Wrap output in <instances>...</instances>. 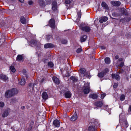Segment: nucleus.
<instances>
[{
  "instance_id": "obj_1",
  "label": "nucleus",
  "mask_w": 131,
  "mask_h": 131,
  "mask_svg": "<svg viewBox=\"0 0 131 131\" xmlns=\"http://www.w3.org/2000/svg\"><path fill=\"white\" fill-rule=\"evenodd\" d=\"M18 91L16 89L13 88L10 90H7L5 93V96L6 98H10L18 93Z\"/></svg>"
},
{
  "instance_id": "obj_2",
  "label": "nucleus",
  "mask_w": 131,
  "mask_h": 131,
  "mask_svg": "<svg viewBox=\"0 0 131 131\" xmlns=\"http://www.w3.org/2000/svg\"><path fill=\"white\" fill-rule=\"evenodd\" d=\"M109 71L108 69L106 68L104 69L102 72L98 73L97 76L100 78H103Z\"/></svg>"
},
{
  "instance_id": "obj_3",
  "label": "nucleus",
  "mask_w": 131,
  "mask_h": 131,
  "mask_svg": "<svg viewBox=\"0 0 131 131\" xmlns=\"http://www.w3.org/2000/svg\"><path fill=\"white\" fill-rule=\"evenodd\" d=\"M87 84V85L84 86L83 87V92L84 94H86L90 92V87L89 86V83H86L85 85Z\"/></svg>"
},
{
  "instance_id": "obj_4",
  "label": "nucleus",
  "mask_w": 131,
  "mask_h": 131,
  "mask_svg": "<svg viewBox=\"0 0 131 131\" xmlns=\"http://www.w3.org/2000/svg\"><path fill=\"white\" fill-rule=\"evenodd\" d=\"M49 26L52 28L54 29L56 27L55 20L53 18L51 19L49 21Z\"/></svg>"
},
{
  "instance_id": "obj_5",
  "label": "nucleus",
  "mask_w": 131,
  "mask_h": 131,
  "mask_svg": "<svg viewBox=\"0 0 131 131\" xmlns=\"http://www.w3.org/2000/svg\"><path fill=\"white\" fill-rule=\"evenodd\" d=\"M121 121L120 120L119 122H121V125L122 126L125 128H127L128 127V124L126 119H123L121 122Z\"/></svg>"
},
{
  "instance_id": "obj_6",
  "label": "nucleus",
  "mask_w": 131,
  "mask_h": 131,
  "mask_svg": "<svg viewBox=\"0 0 131 131\" xmlns=\"http://www.w3.org/2000/svg\"><path fill=\"white\" fill-rule=\"evenodd\" d=\"M60 123L59 121L56 119L53 121L52 124V126L54 128L58 127L60 126Z\"/></svg>"
},
{
  "instance_id": "obj_7",
  "label": "nucleus",
  "mask_w": 131,
  "mask_h": 131,
  "mask_svg": "<svg viewBox=\"0 0 131 131\" xmlns=\"http://www.w3.org/2000/svg\"><path fill=\"white\" fill-rule=\"evenodd\" d=\"M24 56V54L18 55L16 57V60L20 62L23 61L25 58V57Z\"/></svg>"
},
{
  "instance_id": "obj_8",
  "label": "nucleus",
  "mask_w": 131,
  "mask_h": 131,
  "mask_svg": "<svg viewBox=\"0 0 131 131\" xmlns=\"http://www.w3.org/2000/svg\"><path fill=\"white\" fill-rule=\"evenodd\" d=\"M94 104V105L98 107H100L102 106L103 103L102 101H98L95 102Z\"/></svg>"
},
{
  "instance_id": "obj_9",
  "label": "nucleus",
  "mask_w": 131,
  "mask_h": 131,
  "mask_svg": "<svg viewBox=\"0 0 131 131\" xmlns=\"http://www.w3.org/2000/svg\"><path fill=\"white\" fill-rule=\"evenodd\" d=\"M81 28V30L86 32H89L91 29L90 27L88 26H82Z\"/></svg>"
},
{
  "instance_id": "obj_10",
  "label": "nucleus",
  "mask_w": 131,
  "mask_h": 131,
  "mask_svg": "<svg viewBox=\"0 0 131 131\" xmlns=\"http://www.w3.org/2000/svg\"><path fill=\"white\" fill-rule=\"evenodd\" d=\"M53 81L56 84H59L60 83L59 79L55 76L53 77L52 78Z\"/></svg>"
},
{
  "instance_id": "obj_11",
  "label": "nucleus",
  "mask_w": 131,
  "mask_h": 131,
  "mask_svg": "<svg viewBox=\"0 0 131 131\" xmlns=\"http://www.w3.org/2000/svg\"><path fill=\"white\" fill-rule=\"evenodd\" d=\"M30 43L31 44L34 45L37 47L39 43L36 39H32L30 41Z\"/></svg>"
},
{
  "instance_id": "obj_12",
  "label": "nucleus",
  "mask_w": 131,
  "mask_h": 131,
  "mask_svg": "<svg viewBox=\"0 0 131 131\" xmlns=\"http://www.w3.org/2000/svg\"><path fill=\"white\" fill-rule=\"evenodd\" d=\"M54 46L51 43H48L45 45L44 47L45 48H52L54 47Z\"/></svg>"
},
{
  "instance_id": "obj_13",
  "label": "nucleus",
  "mask_w": 131,
  "mask_h": 131,
  "mask_svg": "<svg viewBox=\"0 0 131 131\" xmlns=\"http://www.w3.org/2000/svg\"><path fill=\"white\" fill-rule=\"evenodd\" d=\"M42 97L43 100H46L48 99V94L46 92H44L42 93Z\"/></svg>"
},
{
  "instance_id": "obj_14",
  "label": "nucleus",
  "mask_w": 131,
  "mask_h": 131,
  "mask_svg": "<svg viewBox=\"0 0 131 131\" xmlns=\"http://www.w3.org/2000/svg\"><path fill=\"white\" fill-rule=\"evenodd\" d=\"M65 97L66 98H70L71 97L72 94L70 91L65 92L64 94Z\"/></svg>"
},
{
  "instance_id": "obj_15",
  "label": "nucleus",
  "mask_w": 131,
  "mask_h": 131,
  "mask_svg": "<svg viewBox=\"0 0 131 131\" xmlns=\"http://www.w3.org/2000/svg\"><path fill=\"white\" fill-rule=\"evenodd\" d=\"M77 118V115L75 112V113L70 118V120L72 121H74L76 120Z\"/></svg>"
},
{
  "instance_id": "obj_16",
  "label": "nucleus",
  "mask_w": 131,
  "mask_h": 131,
  "mask_svg": "<svg viewBox=\"0 0 131 131\" xmlns=\"http://www.w3.org/2000/svg\"><path fill=\"white\" fill-rule=\"evenodd\" d=\"M20 21L23 24H26V20L23 16L20 17Z\"/></svg>"
},
{
  "instance_id": "obj_17",
  "label": "nucleus",
  "mask_w": 131,
  "mask_h": 131,
  "mask_svg": "<svg viewBox=\"0 0 131 131\" xmlns=\"http://www.w3.org/2000/svg\"><path fill=\"white\" fill-rule=\"evenodd\" d=\"M111 3L114 5L118 6L121 5V3L120 2L116 1H113L111 2Z\"/></svg>"
},
{
  "instance_id": "obj_18",
  "label": "nucleus",
  "mask_w": 131,
  "mask_h": 131,
  "mask_svg": "<svg viewBox=\"0 0 131 131\" xmlns=\"http://www.w3.org/2000/svg\"><path fill=\"white\" fill-rule=\"evenodd\" d=\"M98 95L96 93H93L89 95V98H91L93 99H96L98 97Z\"/></svg>"
},
{
  "instance_id": "obj_19",
  "label": "nucleus",
  "mask_w": 131,
  "mask_h": 131,
  "mask_svg": "<svg viewBox=\"0 0 131 131\" xmlns=\"http://www.w3.org/2000/svg\"><path fill=\"white\" fill-rule=\"evenodd\" d=\"M52 8L53 11H56L57 9V3L56 2H53L52 3Z\"/></svg>"
},
{
  "instance_id": "obj_20",
  "label": "nucleus",
  "mask_w": 131,
  "mask_h": 131,
  "mask_svg": "<svg viewBox=\"0 0 131 131\" xmlns=\"http://www.w3.org/2000/svg\"><path fill=\"white\" fill-rule=\"evenodd\" d=\"M101 5L104 8L107 10H108L109 9V7L108 5L105 2H102Z\"/></svg>"
},
{
  "instance_id": "obj_21",
  "label": "nucleus",
  "mask_w": 131,
  "mask_h": 131,
  "mask_svg": "<svg viewBox=\"0 0 131 131\" xmlns=\"http://www.w3.org/2000/svg\"><path fill=\"white\" fill-rule=\"evenodd\" d=\"M87 37L86 35H84L80 37V41L82 42L85 41L87 38Z\"/></svg>"
},
{
  "instance_id": "obj_22",
  "label": "nucleus",
  "mask_w": 131,
  "mask_h": 131,
  "mask_svg": "<svg viewBox=\"0 0 131 131\" xmlns=\"http://www.w3.org/2000/svg\"><path fill=\"white\" fill-rule=\"evenodd\" d=\"M38 3L39 5L41 7L45 6V2L43 0H39Z\"/></svg>"
},
{
  "instance_id": "obj_23",
  "label": "nucleus",
  "mask_w": 131,
  "mask_h": 131,
  "mask_svg": "<svg viewBox=\"0 0 131 131\" xmlns=\"http://www.w3.org/2000/svg\"><path fill=\"white\" fill-rule=\"evenodd\" d=\"M107 17H106L104 16L101 18L99 20V22L101 23H102L103 22H105L107 20Z\"/></svg>"
},
{
  "instance_id": "obj_24",
  "label": "nucleus",
  "mask_w": 131,
  "mask_h": 131,
  "mask_svg": "<svg viewBox=\"0 0 131 131\" xmlns=\"http://www.w3.org/2000/svg\"><path fill=\"white\" fill-rule=\"evenodd\" d=\"M7 79V77L5 75L3 74H0V79H1L4 81H6Z\"/></svg>"
},
{
  "instance_id": "obj_25",
  "label": "nucleus",
  "mask_w": 131,
  "mask_h": 131,
  "mask_svg": "<svg viewBox=\"0 0 131 131\" xmlns=\"http://www.w3.org/2000/svg\"><path fill=\"white\" fill-rule=\"evenodd\" d=\"M121 13L123 15H127V13L126 9L123 8L121 9Z\"/></svg>"
},
{
  "instance_id": "obj_26",
  "label": "nucleus",
  "mask_w": 131,
  "mask_h": 131,
  "mask_svg": "<svg viewBox=\"0 0 131 131\" xmlns=\"http://www.w3.org/2000/svg\"><path fill=\"white\" fill-rule=\"evenodd\" d=\"M34 84H33L32 83H30L28 84V86H27V89L28 90L30 89L31 88H32V90L34 89Z\"/></svg>"
},
{
  "instance_id": "obj_27",
  "label": "nucleus",
  "mask_w": 131,
  "mask_h": 131,
  "mask_svg": "<svg viewBox=\"0 0 131 131\" xmlns=\"http://www.w3.org/2000/svg\"><path fill=\"white\" fill-rule=\"evenodd\" d=\"M71 80L73 81V82H76L78 81V79L76 77L74 76H71L70 78Z\"/></svg>"
},
{
  "instance_id": "obj_28",
  "label": "nucleus",
  "mask_w": 131,
  "mask_h": 131,
  "mask_svg": "<svg viewBox=\"0 0 131 131\" xmlns=\"http://www.w3.org/2000/svg\"><path fill=\"white\" fill-rule=\"evenodd\" d=\"M88 129L89 131H95V128L94 126H89Z\"/></svg>"
},
{
  "instance_id": "obj_29",
  "label": "nucleus",
  "mask_w": 131,
  "mask_h": 131,
  "mask_svg": "<svg viewBox=\"0 0 131 131\" xmlns=\"http://www.w3.org/2000/svg\"><path fill=\"white\" fill-rule=\"evenodd\" d=\"M9 114L8 111L7 110H5L4 111L2 115V117H4L7 116Z\"/></svg>"
},
{
  "instance_id": "obj_30",
  "label": "nucleus",
  "mask_w": 131,
  "mask_h": 131,
  "mask_svg": "<svg viewBox=\"0 0 131 131\" xmlns=\"http://www.w3.org/2000/svg\"><path fill=\"white\" fill-rule=\"evenodd\" d=\"M20 84L22 85H24L25 83V80L24 78H22L21 79V81H20Z\"/></svg>"
},
{
  "instance_id": "obj_31",
  "label": "nucleus",
  "mask_w": 131,
  "mask_h": 131,
  "mask_svg": "<svg viewBox=\"0 0 131 131\" xmlns=\"http://www.w3.org/2000/svg\"><path fill=\"white\" fill-rule=\"evenodd\" d=\"M86 72V70L84 68H82L79 70V73L81 74H84Z\"/></svg>"
},
{
  "instance_id": "obj_32",
  "label": "nucleus",
  "mask_w": 131,
  "mask_h": 131,
  "mask_svg": "<svg viewBox=\"0 0 131 131\" xmlns=\"http://www.w3.org/2000/svg\"><path fill=\"white\" fill-rule=\"evenodd\" d=\"M61 43L63 44H66L67 43V40L64 39H61L60 40Z\"/></svg>"
},
{
  "instance_id": "obj_33",
  "label": "nucleus",
  "mask_w": 131,
  "mask_h": 131,
  "mask_svg": "<svg viewBox=\"0 0 131 131\" xmlns=\"http://www.w3.org/2000/svg\"><path fill=\"white\" fill-rule=\"evenodd\" d=\"M10 69L13 72H15L16 69L13 66H11L10 67Z\"/></svg>"
},
{
  "instance_id": "obj_34",
  "label": "nucleus",
  "mask_w": 131,
  "mask_h": 131,
  "mask_svg": "<svg viewBox=\"0 0 131 131\" xmlns=\"http://www.w3.org/2000/svg\"><path fill=\"white\" fill-rule=\"evenodd\" d=\"M48 65L49 67L51 68L53 67L54 64L52 62L50 61L48 62Z\"/></svg>"
},
{
  "instance_id": "obj_35",
  "label": "nucleus",
  "mask_w": 131,
  "mask_h": 131,
  "mask_svg": "<svg viewBox=\"0 0 131 131\" xmlns=\"http://www.w3.org/2000/svg\"><path fill=\"white\" fill-rule=\"evenodd\" d=\"M105 63L106 64H109L110 63V59L109 58L106 57L105 59Z\"/></svg>"
},
{
  "instance_id": "obj_36",
  "label": "nucleus",
  "mask_w": 131,
  "mask_h": 131,
  "mask_svg": "<svg viewBox=\"0 0 131 131\" xmlns=\"http://www.w3.org/2000/svg\"><path fill=\"white\" fill-rule=\"evenodd\" d=\"M115 79L117 81H119L120 80V77L118 73L116 74Z\"/></svg>"
},
{
  "instance_id": "obj_37",
  "label": "nucleus",
  "mask_w": 131,
  "mask_h": 131,
  "mask_svg": "<svg viewBox=\"0 0 131 131\" xmlns=\"http://www.w3.org/2000/svg\"><path fill=\"white\" fill-rule=\"evenodd\" d=\"M125 98V95L123 94H122L120 96V100L122 101H124Z\"/></svg>"
},
{
  "instance_id": "obj_38",
  "label": "nucleus",
  "mask_w": 131,
  "mask_h": 131,
  "mask_svg": "<svg viewBox=\"0 0 131 131\" xmlns=\"http://www.w3.org/2000/svg\"><path fill=\"white\" fill-rule=\"evenodd\" d=\"M77 15L78 16L79 19H80L81 16V10H80L77 12Z\"/></svg>"
},
{
  "instance_id": "obj_39",
  "label": "nucleus",
  "mask_w": 131,
  "mask_h": 131,
  "mask_svg": "<svg viewBox=\"0 0 131 131\" xmlns=\"http://www.w3.org/2000/svg\"><path fill=\"white\" fill-rule=\"evenodd\" d=\"M90 74V73L88 72H85L84 74V76L86 77L89 78V77Z\"/></svg>"
},
{
  "instance_id": "obj_40",
  "label": "nucleus",
  "mask_w": 131,
  "mask_h": 131,
  "mask_svg": "<svg viewBox=\"0 0 131 131\" xmlns=\"http://www.w3.org/2000/svg\"><path fill=\"white\" fill-rule=\"evenodd\" d=\"M46 79V78L45 77H43L42 79L39 81L40 83H42Z\"/></svg>"
},
{
  "instance_id": "obj_41",
  "label": "nucleus",
  "mask_w": 131,
  "mask_h": 131,
  "mask_svg": "<svg viewBox=\"0 0 131 131\" xmlns=\"http://www.w3.org/2000/svg\"><path fill=\"white\" fill-rule=\"evenodd\" d=\"M52 37V35H48L47 36V40L48 41L50 39V38Z\"/></svg>"
},
{
  "instance_id": "obj_42",
  "label": "nucleus",
  "mask_w": 131,
  "mask_h": 131,
  "mask_svg": "<svg viewBox=\"0 0 131 131\" xmlns=\"http://www.w3.org/2000/svg\"><path fill=\"white\" fill-rule=\"evenodd\" d=\"M124 66V63L123 62H121L119 65V66L120 68Z\"/></svg>"
},
{
  "instance_id": "obj_43",
  "label": "nucleus",
  "mask_w": 131,
  "mask_h": 131,
  "mask_svg": "<svg viewBox=\"0 0 131 131\" xmlns=\"http://www.w3.org/2000/svg\"><path fill=\"white\" fill-rule=\"evenodd\" d=\"M4 106V104L3 102H0V107H3Z\"/></svg>"
},
{
  "instance_id": "obj_44",
  "label": "nucleus",
  "mask_w": 131,
  "mask_h": 131,
  "mask_svg": "<svg viewBox=\"0 0 131 131\" xmlns=\"http://www.w3.org/2000/svg\"><path fill=\"white\" fill-rule=\"evenodd\" d=\"M106 94L105 93H103L101 94V99H103L106 96Z\"/></svg>"
},
{
  "instance_id": "obj_45",
  "label": "nucleus",
  "mask_w": 131,
  "mask_h": 131,
  "mask_svg": "<svg viewBox=\"0 0 131 131\" xmlns=\"http://www.w3.org/2000/svg\"><path fill=\"white\" fill-rule=\"evenodd\" d=\"M124 20L126 22H128L130 21L131 19L130 18H124Z\"/></svg>"
},
{
  "instance_id": "obj_46",
  "label": "nucleus",
  "mask_w": 131,
  "mask_h": 131,
  "mask_svg": "<svg viewBox=\"0 0 131 131\" xmlns=\"http://www.w3.org/2000/svg\"><path fill=\"white\" fill-rule=\"evenodd\" d=\"M82 51V49L80 48H79L77 49L76 52L78 53H79L81 52Z\"/></svg>"
},
{
  "instance_id": "obj_47",
  "label": "nucleus",
  "mask_w": 131,
  "mask_h": 131,
  "mask_svg": "<svg viewBox=\"0 0 131 131\" xmlns=\"http://www.w3.org/2000/svg\"><path fill=\"white\" fill-rule=\"evenodd\" d=\"M65 3L66 4H70L71 2L69 0H66L65 1Z\"/></svg>"
},
{
  "instance_id": "obj_48",
  "label": "nucleus",
  "mask_w": 131,
  "mask_h": 131,
  "mask_svg": "<svg viewBox=\"0 0 131 131\" xmlns=\"http://www.w3.org/2000/svg\"><path fill=\"white\" fill-rule=\"evenodd\" d=\"M118 85V84L117 83H115L113 85V87L114 88L116 89V88Z\"/></svg>"
},
{
  "instance_id": "obj_49",
  "label": "nucleus",
  "mask_w": 131,
  "mask_h": 131,
  "mask_svg": "<svg viewBox=\"0 0 131 131\" xmlns=\"http://www.w3.org/2000/svg\"><path fill=\"white\" fill-rule=\"evenodd\" d=\"M70 76V73L69 72H67V73H66L65 75V77L68 78Z\"/></svg>"
},
{
  "instance_id": "obj_50",
  "label": "nucleus",
  "mask_w": 131,
  "mask_h": 131,
  "mask_svg": "<svg viewBox=\"0 0 131 131\" xmlns=\"http://www.w3.org/2000/svg\"><path fill=\"white\" fill-rule=\"evenodd\" d=\"M128 112L130 114H131V105L129 106L128 110Z\"/></svg>"
},
{
  "instance_id": "obj_51",
  "label": "nucleus",
  "mask_w": 131,
  "mask_h": 131,
  "mask_svg": "<svg viewBox=\"0 0 131 131\" xmlns=\"http://www.w3.org/2000/svg\"><path fill=\"white\" fill-rule=\"evenodd\" d=\"M32 128V126H31V125H30L29 127L28 128V131H29L30 130H31Z\"/></svg>"
},
{
  "instance_id": "obj_52",
  "label": "nucleus",
  "mask_w": 131,
  "mask_h": 131,
  "mask_svg": "<svg viewBox=\"0 0 131 131\" xmlns=\"http://www.w3.org/2000/svg\"><path fill=\"white\" fill-rule=\"evenodd\" d=\"M33 2L31 0L29 1L28 2V3L29 5H31L33 4Z\"/></svg>"
},
{
  "instance_id": "obj_53",
  "label": "nucleus",
  "mask_w": 131,
  "mask_h": 131,
  "mask_svg": "<svg viewBox=\"0 0 131 131\" xmlns=\"http://www.w3.org/2000/svg\"><path fill=\"white\" fill-rule=\"evenodd\" d=\"M116 76V74H112V78L114 79L115 78Z\"/></svg>"
},
{
  "instance_id": "obj_54",
  "label": "nucleus",
  "mask_w": 131,
  "mask_h": 131,
  "mask_svg": "<svg viewBox=\"0 0 131 131\" xmlns=\"http://www.w3.org/2000/svg\"><path fill=\"white\" fill-rule=\"evenodd\" d=\"M115 59H118L119 58V56L118 55H116L115 57Z\"/></svg>"
},
{
  "instance_id": "obj_55",
  "label": "nucleus",
  "mask_w": 131,
  "mask_h": 131,
  "mask_svg": "<svg viewBox=\"0 0 131 131\" xmlns=\"http://www.w3.org/2000/svg\"><path fill=\"white\" fill-rule=\"evenodd\" d=\"M123 60V59L122 58H120L118 59L119 61H122Z\"/></svg>"
},
{
  "instance_id": "obj_56",
  "label": "nucleus",
  "mask_w": 131,
  "mask_h": 131,
  "mask_svg": "<svg viewBox=\"0 0 131 131\" xmlns=\"http://www.w3.org/2000/svg\"><path fill=\"white\" fill-rule=\"evenodd\" d=\"M48 61L47 59H46L44 60L43 61V62L45 63H46Z\"/></svg>"
},
{
  "instance_id": "obj_57",
  "label": "nucleus",
  "mask_w": 131,
  "mask_h": 131,
  "mask_svg": "<svg viewBox=\"0 0 131 131\" xmlns=\"http://www.w3.org/2000/svg\"><path fill=\"white\" fill-rule=\"evenodd\" d=\"M101 48L102 49H105V47L104 46H101Z\"/></svg>"
},
{
  "instance_id": "obj_58",
  "label": "nucleus",
  "mask_w": 131,
  "mask_h": 131,
  "mask_svg": "<svg viewBox=\"0 0 131 131\" xmlns=\"http://www.w3.org/2000/svg\"><path fill=\"white\" fill-rule=\"evenodd\" d=\"M21 3H23L24 2V0H18Z\"/></svg>"
},
{
  "instance_id": "obj_59",
  "label": "nucleus",
  "mask_w": 131,
  "mask_h": 131,
  "mask_svg": "<svg viewBox=\"0 0 131 131\" xmlns=\"http://www.w3.org/2000/svg\"><path fill=\"white\" fill-rule=\"evenodd\" d=\"M23 72L25 74L26 72V71L24 69L23 71Z\"/></svg>"
},
{
  "instance_id": "obj_60",
  "label": "nucleus",
  "mask_w": 131,
  "mask_h": 131,
  "mask_svg": "<svg viewBox=\"0 0 131 131\" xmlns=\"http://www.w3.org/2000/svg\"><path fill=\"white\" fill-rule=\"evenodd\" d=\"M25 107L24 106H23L21 107V108L22 110H24L25 109Z\"/></svg>"
},
{
  "instance_id": "obj_61",
  "label": "nucleus",
  "mask_w": 131,
  "mask_h": 131,
  "mask_svg": "<svg viewBox=\"0 0 131 131\" xmlns=\"http://www.w3.org/2000/svg\"><path fill=\"white\" fill-rule=\"evenodd\" d=\"M46 1H50V0H46Z\"/></svg>"
},
{
  "instance_id": "obj_62",
  "label": "nucleus",
  "mask_w": 131,
  "mask_h": 131,
  "mask_svg": "<svg viewBox=\"0 0 131 131\" xmlns=\"http://www.w3.org/2000/svg\"><path fill=\"white\" fill-rule=\"evenodd\" d=\"M118 73H121V71H120L119 70V71H118Z\"/></svg>"
},
{
  "instance_id": "obj_63",
  "label": "nucleus",
  "mask_w": 131,
  "mask_h": 131,
  "mask_svg": "<svg viewBox=\"0 0 131 131\" xmlns=\"http://www.w3.org/2000/svg\"><path fill=\"white\" fill-rule=\"evenodd\" d=\"M1 38H2V37L3 38V37H4L3 36H1Z\"/></svg>"
},
{
  "instance_id": "obj_64",
  "label": "nucleus",
  "mask_w": 131,
  "mask_h": 131,
  "mask_svg": "<svg viewBox=\"0 0 131 131\" xmlns=\"http://www.w3.org/2000/svg\"><path fill=\"white\" fill-rule=\"evenodd\" d=\"M130 77L131 78V75H130Z\"/></svg>"
}]
</instances>
